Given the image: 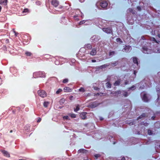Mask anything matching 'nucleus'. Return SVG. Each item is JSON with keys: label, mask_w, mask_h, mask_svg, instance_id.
I'll list each match as a JSON object with an SVG mask.
<instances>
[{"label": "nucleus", "mask_w": 160, "mask_h": 160, "mask_svg": "<svg viewBox=\"0 0 160 160\" xmlns=\"http://www.w3.org/2000/svg\"><path fill=\"white\" fill-rule=\"evenodd\" d=\"M111 93L113 95V96H116L117 97L120 96H121L122 97L123 96L125 97H127L128 95V93L127 92L124 91H118L114 93L112 92Z\"/></svg>", "instance_id": "1"}, {"label": "nucleus", "mask_w": 160, "mask_h": 160, "mask_svg": "<svg viewBox=\"0 0 160 160\" xmlns=\"http://www.w3.org/2000/svg\"><path fill=\"white\" fill-rule=\"evenodd\" d=\"M96 5L98 7L99 6H100L102 8H105L107 7L108 3L106 1H102L100 2H98Z\"/></svg>", "instance_id": "2"}, {"label": "nucleus", "mask_w": 160, "mask_h": 160, "mask_svg": "<svg viewBox=\"0 0 160 160\" xmlns=\"http://www.w3.org/2000/svg\"><path fill=\"white\" fill-rule=\"evenodd\" d=\"M141 95L143 101L145 102H147L148 101V97L147 94L145 92H142L141 93Z\"/></svg>", "instance_id": "3"}, {"label": "nucleus", "mask_w": 160, "mask_h": 160, "mask_svg": "<svg viewBox=\"0 0 160 160\" xmlns=\"http://www.w3.org/2000/svg\"><path fill=\"white\" fill-rule=\"evenodd\" d=\"M36 74H38L40 77L44 78L45 77V73L44 72H38L34 73V76H36Z\"/></svg>", "instance_id": "4"}, {"label": "nucleus", "mask_w": 160, "mask_h": 160, "mask_svg": "<svg viewBox=\"0 0 160 160\" xmlns=\"http://www.w3.org/2000/svg\"><path fill=\"white\" fill-rule=\"evenodd\" d=\"M38 94L41 97L44 98L46 96V92L43 90H40L38 91Z\"/></svg>", "instance_id": "5"}, {"label": "nucleus", "mask_w": 160, "mask_h": 160, "mask_svg": "<svg viewBox=\"0 0 160 160\" xmlns=\"http://www.w3.org/2000/svg\"><path fill=\"white\" fill-rule=\"evenodd\" d=\"M131 50V47L129 46H126L122 50L123 52H128Z\"/></svg>", "instance_id": "6"}, {"label": "nucleus", "mask_w": 160, "mask_h": 160, "mask_svg": "<svg viewBox=\"0 0 160 160\" xmlns=\"http://www.w3.org/2000/svg\"><path fill=\"white\" fill-rule=\"evenodd\" d=\"M102 30L107 33H110L112 32V30L109 28H104Z\"/></svg>", "instance_id": "7"}, {"label": "nucleus", "mask_w": 160, "mask_h": 160, "mask_svg": "<svg viewBox=\"0 0 160 160\" xmlns=\"http://www.w3.org/2000/svg\"><path fill=\"white\" fill-rule=\"evenodd\" d=\"M1 151L5 156L7 157H10V154L8 152L5 150H2Z\"/></svg>", "instance_id": "8"}, {"label": "nucleus", "mask_w": 160, "mask_h": 160, "mask_svg": "<svg viewBox=\"0 0 160 160\" xmlns=\"http://www.w3.org/2000/svg\"><path fill=\"white\" fill-rule=\"evenodd\" d=\"M52 3L53 5L56 7L58 5V2L56 0H53L52 1Z\"/></svg>", "instance_id": "9"}, {"label": "nucleus", "mask_w": 160, "mask_h": 160, "mask_svg": "<svg viewBox=\"0 0 160 160\" xmlns=\"http://www.w3.org/2000/svg\"><path fill=\"white\" fill-rule=\"evenodd\" d=\"M97 53V50L96 48H93L92 49V51L90 53V54L91 55H95Z\"/></svg>", "instance_id": "10"}, {"label": "nucleus", "mask_w": 160, "mask_h": 160, "mask_svg": "<svg viewBox=\"0 0 160 160\" xmlns=\"http://www.w3.org/2000/svg\"><path fill=\"white\" fill-rule=\"evenodd\" d=\"M87 114L86 112H83L82 113H81L80 114V116L81 118L82 119H85L86 118V114Z\"/></svg>", "instance_id": "11"}, {"label": "nucleus", "mask_w": 160, "mask_h": 160, "mask_svg": "<svg viewBox=\"0 0 160 160\" xmlns=\"http://www.w3.org/2000/svg\"><path fill=\"white\" fill-rule=\"evenodd\" d=\"M7 0H1L0 1V4L6 5L7 3Z\"/></svg>", "instance_id": "12"}, {"label": "nucleus", "mask_w": 160, "mask_h": 160, "mask_svg": "<svg viewBox=\"0 0 160 160\" xmlns=\"http://www.w3.org/2000/svg\"><path fill=\"white\" fill-rule=\"evenodd\" d=\"M133 61L134 64H136L137 66H138V62L137 58L136 57H133Z\"/></svg>", "instance_id": "13"}, {"label": "nucleus", "mask_w": 160, "mask_h": 160, "mask_svg": "<svg viewBox=\"0 0 160 160\" xmlns=\"http://www.w3.org/2000/svg\"><path fill=\"white\" fill-rule=\"evenodd\" d=\"M28 12V9H25L22 12V13L21 14L22 15H24L26 14Z\"/></svg>", "instance_id": "14"}, {"label": "nucleus", "mask_w": 160, "mask_h": 160, "mask_svg": "<svg viewBox=\"0 0 160 160\" xmlns=\"http://www.w3.org/2000/svg\"><path fill=\"white\" fill-rule=\"evenodd\" d=\"M64 91L65 92H70L71 89L69 87H66L64 88Z\"/></svg>", "instance_id": "15"}, {"label": "nucleus", "mask_w": 160, "mask_h": 160, "mask_svg": "<svg viewBox=\"0 0 160 160\" xmlns=\"http://www.w3.org/2000/svg\"><path fill=\"white\" fill-rule=\"evenodd\" d=\"M87 150L84 149H81L78 151V152H82L83 153H86Z\"/></svg>", "instance_id": "16"}, {"label": "nucleus", "mask_w": 160, "mask_h": 160, "mask_svg": "<svg viewBox=\"0 0 160 160\" xmlns=\"http://www.w3.org/2000/svg\"><path fill=\"white\" fill-rule=\"evenodd\" d=\"M116 41L120 44H122L123 43L122 41L119 38H117Z\"/></svg>", "instance_id": "17"}, {"label": "nucleus", "mask_w": 160, "mask_h": 160, "mask_svg": "<svg viewBox=\"0 0 160 160\" xmlns=\"http://www.w3.org/2000/svg\"><path fill=\"white\" fill-rule=\"evenodd\" d=\"M143 53H148V52H147V48L146 47H143Z\"/></svg>", "instance_id": "18"}, {"label": "nucleus", "mask_w": 160, "mask_h": 160, "mask_svg": "<svg viewBox=\"0 0 160 160\" xmlns=\"http://www.w3.org/2000/svg\"><path fill=\"white\" fill-rule=\"evenodd\" d=\"M79 109V105H78L76 107V108H74V111L75 112H77Z\"/></svg>", "instance_id": "19"}, {"label": "nucleus", "mask_w": 160, "mask_h": 160, "mask_svg": "<svg viewBox=\"0 0 160 160\" xmlns=\"http://www.w3.org/2000/svg\"><path fill=\"white\" fill-rule=\"evenodd\" d=\"M150 40L151 41H152L153 42H156L157 43H158L157 42L155 39L154 38H150Z\"/></svg>", "instance_id": "20"}, {"label": "nucleus", "mask_w": 160, "mask_h": 160, "mask_svg": "<svg viewBox=\"0 0 160 160\" xmlns=\"http://www.w3.org/2000/svg\"><path fill=\"white\" fill-rule=\"evenodd\" d=\"M120 83V80H118L117 81H116L115 83H114V85L115 86H117Z\"/></svg>", "instance_id": "21"}, {"label": "nucleus", "mask_w": 160, "mask_h": 160, "mask_svg": "<svg viewBox=\"0 0 160 160\" xmlns=\"http://www.w3.org/2000/svg\"><path fill=\"white\" fill-rule=\"evenodd\" d=\"M25 54L27 56H30L32 55V54L30 52H27L25 53Z\"/></svg>", "instance_id": "22"}, {"label": "nucleus", "mask_w": 160, "mask_h": 160, "mask_svg": "<svg viewBox=\"0 0 160 160\" xmlns=\"http://www.w3.org/2000/svg\"><path fill=\"white\" fill-rule=\"evenodd\" d=\"M48 103H49L48 102H45L43 103L44 107H47L48 106Z\"/></svg>", "instance_id": "23"}, {"label": "nucleus", "mask_w": 160, "mask_h": 160, "mask_svg": "<svg viewBox=\"0 0 160 160\" xmlns=\"http://www.w3.org/2000/svg\"><path fill=\"white\" fill-rule=\"evenodd\" d=\"M86 47L88 49H90L92 48V46L90 44H88L86 46Z\"/></svg>", "instance_id": "24"}, {"label": "nucleus", "mask_w": 160, "mask_h": 160, "mask_svg": "<svg viewBox=\"0 0 160 160\" xmlns=\"http://www.w3.org/2000/svg\"><path fill=\"white\" fill-rule=\"evenodd\" d=\"M106 86L108 88H111V84L110 83L108 82L106 83Z\"/></svg>", "instance_id": "25"}, {"label": "nucleus", "mask_w": 160, "mask_h": 160, "mask_svg": "<svg viewBox=\"0 0 160 160\" xmlns=\"http://www.w3.org/2000/svg\"><path fill=\"white\" fill-rule=\"evenodd\" d=\"M79 92H84L85 91V90H84V88H80L79 90Z\"/></svg>", "instance_id": "26"}, {"label": "nucleus", "mask_w": 160, "mask_h": 160, "mask_svg": "<svg viewBox=\"0 0 160 160\" xmlns=\"http://www.w3.org/2000/svg\"><path fill=\"white\" fill-rule=\"evenodd\" d=\"M127 12L128 13H133V10L132 9L129 8L127 10Z\"/></svg>", "instance_id": "27"}, {"label": "nucleus", "mask_w": 160, "mask_h": 160, "mask_svg": "<svg viewBox=\"0 0 160 160\" xmlns=\"http://www.w3.org/2000/svg\"><path fill=\"white\" fill-rule=\"evenodd\" d=\"M63 119L64 120H68L69 119V118L68 116H65L63 117Z\"/></svg>", "instance_id": "28"}, {"label": "nucleus", "mask_w": 160, "mask_h": 160, "mask_svg": "<svg viewBox=\"0 0 160 160\" xmlns=\"http://www.w3.org/2000/svg\"><path fill=\"white\" fill-rule=\"evenodd\" d=\"M65 101V99H62L60 101V103L61 104L63 103Z\"/></svg>", "instance_id": "29"}, {"label": "nucleus", "mask_w": 160, "mask_h": 160, "mask_svg": "<svg viewBox=\"0 0 160 160\" xmlns=\"http://www.w3.org/2000/svg\"><path fill=\"white\" fill-rule=\"evenodd\" d=\"M148 134L150 135H152V134L153 132H152V131L151 130H148Z\"/></svg>", "instance_id": "30"}, {"label": "nucleus", "mask_w": 160, "mask_h": 160, "mask_svg": "<svg viewBox=\"0 0 160 160\" xmlns=\"http://www.w3.org/2000/svg\"><path fill=\"white\" fill-rule=\"evenodd\" d=\"M69 115L72 118H74L76 117V115L74 114H70Z\"/></svg>", "instance_id": "31"}, {"label": "nucleus", "mask_w": 160, "mask_h": 160, "mask_svg": "<svg viewBox=\"0 0 160 160\" xmlns=\"http://www.w3.org/2000/svg\"><path fill=\"white\" fill-rule=\"evenodd\" d=\"M115 54V52L114 51H112L110 52L109 55L110 56H112Z\"/></svg>", "instance_id": "32"}, {"label": "nucleus", "mask_w": 160, "mask_h": 160, "mask_svg": "<svg viewBox=\"0 0 160 160\" xmlns=\"http://www.w3.org/2000/svg\"><path fill=\"white\" fill-rule=\"evenodd\" d=\"M135 88H136L135 86H133L131 88H129V89L133 90L135 89Z\"/></svg>", "instance_id": "33"}, {"label": "nucleus", "mask_w": 160, "mask_h": 160, "mask_svg": "<svg viewBox=\"0 0 160 160\" xmlns=\"http://www.w3.org/2000/svg\"><path fill=\"white\" fill-rule=\"evenodd\" d=\"M68 81V79H65L63 80V83H65L67 82Z\"/></svg>", "instance_id": "34"}, {"label": "nucleus", "mask_w": 160, "mask_h": 160, "mask_svg": "<svg viewBox=\"0 0 160 160\" xmlns=\"http://www.w3.org/2000/svg\"><path fill=\"white\" fill-rule=\"evenodd\" d=\"M62 90L60 89H59L57 92H56V93L57 94H58L59 93V92H61L62 91Z\"/></svg>", "instance_id": "35"}, {"label": "nucleus", "mask_w": 160, "mask_h": 160, "mask_svg": "<svg viewBox=\"0 0 160 160\" xmlns=\"http://www.w3.org/2000/svg\"><path fill=\"white\" fill-rule=\"evenodd\" d=\"M94 157L96 159H97L98 157H100V155L99 154H96L94 155Z\"/></svg>", "instance_id": "36"}, {"label": "nucleus", "mask_w": 160, "mask_h": 160, "mask_svg": "<svg viewBox=\"0 0 160 160\" xmlns=\"http://www.w3.org/2000/svg\"><path fill=\"white\" fill-rule=\"evenodd\" d=\"M156 90L157 92L160 91V86L158 88V87H156Z\"/></svg>", "instance_id": "37"}, {"label": "nucleus", "mask_w": 160, "mask_h": 160, "mask_svg": "<svg viewBox=\"0 0 160 160\" xmlns=\"http://www.w3.org/2000/svg\"><path fill=\"white\" fill-rule=\"evenodd\" d=\"M85 21L84 20L82 21L79 22L80 24H83V23H84L85 22Z\"/></svg>", "instance_id": "38"}, {"label": "nucleus", "mask_w": 160, "mask_h": 160, "mask_svg": "<svg viewBox=\"0 0 160 160\" xmlns=\"http://www.w3.org/2000/svg\"><path fill=\"white\" fill-rule=\"evenodd\" d=\"M118 63L117 62H115V63H112V66H115Z\"/></svg>", "instance_id": "39"}, {"label": "nucleus", "mask_w": 160, "mask_h": 160, "mask_svg": "<svg viewBox=\"0 0 160 160\" xmlns=\"http://www.w3.org/2000/svg\"><path fill=\"white\" fill-rule=\"evenodd\" d=\"M36 76H34V73H33V77L34 78H38V77H39V76H38V74H36Z\"/></svg>", "instance_id": "40"}, {"label": "nucleus", "mask_w": 160, "mask_h": 160, "mask_svg": "<svg viewBox=\"0 0 160 160\" xmlns=\"http://www.w3.org/2000/svg\"><path fill=\"white\" fill-rule=\"evenodd\" d=\"M137 0H130L131 2L132 3V4H134V2H136Z\"/></svg>", "instance_id": "41"}, {"label": "nucleus", "mask_w": 160, "mask_h": 160, "mask_svg": "<svg viewBox=\"0 0 160 160\" xmlns=\"http://www.w3.org/2000/svg\"><path fill=\"white\" fill-rule=\"evenodd\" d=\"M11 33H13L16 36V32L14 31H11Z\"/></svg>", "instance_id": "42"}, {"label": "nucleus", "mask_w": 160, "mask_h": 160, "mask_svg": "<svg viewBox=\"0 0 160 160\" xmlns=\"http://www.w3.org/2000/svg\"><path fill=\"white\" fill-rule=\"evenodd\" d=\"M137 9H138V10H139V11H140V10H141V8H140V7H137Z\"/></svg>", "instance_id": "43"}, {"label": "nucleus", "mask_w": 160, "mask_h": 160, "mask_svg": "<svg viewBox=\"0 0 160 160\" xmlns=\"http://www.w3.org/2000/svg\"><path fill=\"white\" fill-rule=\"evenodd\" d=\"M41 121V119L40 118H39L37 121L38 122H39Z\"/></svg>", "instance_id": "44"}, {"label": "nucleus", "mask_w": 160, "mask_h": 160, "mask_svg": "<svg viewBox=\"0 0 160 160\" xmlns=\"http://www.w3.org/2000/svg\"><path fill=\"white\" fill-rule=\"evenodd\" d=\"M143 115H144V114H143L142 116H140L139 117H138V119H140V118H142V116H143Z\"/></svg>", "instance_id": "45"}, {"label": "nucleus", "mask_w": 160, "mask_h": 160, "mask_svg": "<svg viewBox=\"0 0 160 160\" xmlns=\"http://www.w3.org/2000/svg\"><path fill=\"white\" fill-rule=\"evenodd\" d=\"M92 62H96V60L94 59H93L92 60Z\"/></svg>", "instance_id": "46"}, {"label": "nucleus", "mask_w": 160, "mask_h": 160, "mask_svg": "<svg viewBox=\"0 0 160 160\" xmlns=\"http://www.w3.org/2000/svg\"><path fill=\"white\" fill-rule=\"evenodd\" d=\"M2 81V79L0 78V85L1 84Z\"/></svg>", "instance_id": "47"}, {"label": "nucleus", "mask_w": 160, "mask_h": 160, "mask_svg": "<svg viewBox=\"0 0 160 160\" xmlns=\"http://www.w3.org/2000/svg\"><path fill=\"white\" fill-rule=\"evenodd\" d=\"M121 160H125V159L124 157H122L121 159Z\"/></svg>", "instance_id": "48"}, {"label": "nucleus", "mask_w": 160, "mask_h": 160, "mask_svg": "<svg viewBox=\"0 0 160 160\" xmlns=\"http://www.w3.org/2000/svg\"><path fill=\"white\" fill-rule=\"evenodd\" d=\"M142 39H143V40L145 39V38L144 37H142Z\"/></svg>", "instance_id": "49"}, {"label": "nucleus", "mask_w": 160, "mask_h": 160, "mask_svg": "<svg viewBox=\"0 0 160 160\" xmlns=\"http://www.w3.org/2000/svg\"><path fill=\"white\" fill-rule=\"evenodd\" d=\"M154 117H152L151 118L152 119V120H154Z\"/></svg>", "instance_id": "50"}, {"label": "nucleus", "mask_w": 160, "mask_h": 160, "mask_svg": "<svg viewBox=\"0 0 160 160\" xmlns=\"http://www.w3.org/2000/svg\"><path fill=\"white\" fill-rule=\"evenodd\" d=\"M137 72H136V71H134V75H136V73Z\"/></svg>", "instance_id": "51"}, {"label": "nucleus", "mask_w": 160, "mask_h": 160, "mask_svg": "<svg viewBox=\"0 0 160 160\" xmlns=\"http://www.w3.org/2000/svg\"><path fill=\"white\" fill-rule=\"evenodd\" d=\"M100 119L101 120H103V118H100Z\"/></svg>", "instance_id": "52"}, {"label": "nucleus", "mask_w": 160, "mask_h": 160, "mask_svg": "<svg viewBox=\"0 0 160 160\" xmlns=\"http://www.w3.org/2000/svg\"><path fill=\"white\" fill-rule=\"evenodd\" d=\"M1 8H2V7L1 6H0V12H1Z\"/></svg>", "instance_id": "53"}, {"label": "nucleus", "mask_w": 160, "mask_h": 160, "mask_svg": "<svg viewBox=\"0 0 160 160\" xmlns=\"http://www.w3.org/2000/svg\"><path fill=\"white\" fill-rule=\"evenodd\" d=\"M158 36L159 38H160V34H158Z\"/></svg>", "instance_id": "54"}, {"label": "nucleus", "mask_w": 160, "mask_h": 160, "mask_svg": "<svg viewBox=\"0 0 160 160\" xmlns=\"http://www.w3.org/2000/svg\"><path fill=\"white\" fill-rule=\"evenodd\" d=\"M84 160H88V159H85V158H84Z\"/></svg>", "instance_id": "55"}, {"label": "nucleus", "mask_w": 160, "mask_h": 160, "mask_svg": "<svg viewBox=\"0 0 160 160\" xmlns=\"http://www.w3.org/2000/svg\"><path fill=\"white\" fill-rule=\"evenodd\" d=\"M125 84H127V82H125Z\"/></svg>", "instance_id": "56"}, {"label": "nucleus", "mask_w": 160, "mask_h": 160, "mask_svg": "<svg viewBox=\"0 0 160 160\" xmlns=\"http://www.w3.org/2000/svg\"><path fill=\"white\" fill-rule=\"evenodd\" d=\"M159 148H160V145L159 146Z\"/></svg>", "instance_id": "57"}]
</instances>
